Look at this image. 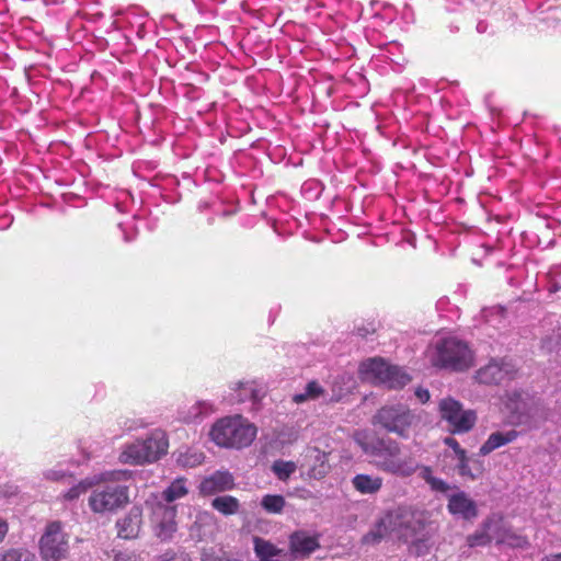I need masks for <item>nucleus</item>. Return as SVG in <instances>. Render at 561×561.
Instances as JSON below:
<instances>
[{"instance_id": "obj_1", "label": "nucleus", "mask_w": 561, "mask_h": 561, "mask_svg": "<svg viewBox=\"0 0 561 561\" xmlns=\"http://www.w3.org/2000/svg\"><path fill=\"white\" fill-rule=\"evenodd\" d=\"M430 526L431 522L424 512L411 506L399 505L386 511L369 531L363 536L362 542L364 545H377L394 534L398 539L404 542L424 543L432 536Z\"/></svg>"}, {"instance_id": "obj_2", "label": "nucleus", "mask_w": 561, "mask_h": 561, "mask_svg": "<svg viewBox=\"0 0 561 561\" xmlns=\"http://www.w3.org/2000/svg\"><path fill=\"white\" fill-rule=\"evenodd\" d=\"M365 454L373 458L375 467L383 472L397 477L413 476L419 463L412 456H402L401 444L390 437H378L375 440L362 444Z\"/></svg>"}, {"instance_id": "obj_3", "label": "nucleus", "mask_w": 561, "mask_h": 561, "mask_svg": "<svg viewBox=\"0 0 561 561\" xmlns=\"http://www.w3.org/2000/svg\"><path fill=\"white\" fill-rule=\"evenodd\" d=\"M257 428L240 414L219 419L210 430L213 442L226 448L241 449L250 446L256 437Z\"/></svg>"}, {"instance_id": "obj_4", "label": "nucleus", "mask_w": 561, "mask_h": 561, "mask_svg": "<svg viewBox=\"0 0 561 561\" xmlns=\"http://www.w3.org/2000/svg\"><path fill=\"white\" fill-rule=\"evenodd\" d=\"M419 422V416L409 405L396 402L379 408L371 419V424L400 438H409L411 430Z\"/></svg>"}, {"instance_id": "obj_5", "label": "nucleus", "mask_w": 561, "mask_h": 561, "mask_svg": "<svg viewBox=\"0 0 561 561\" xmlns=\"http://www.w3.org/2000/svg\"><path fill=\"white\" fill-rule=\"evenodd\" d=\"M168 448L169 440L165 432L154 430L146 439L127 445L119 459L122 462L129 465L154 462L168 453Z\"/></svg>"}, {"instance_id": "obj_6", "label": "nucleus", "mask_w": 561, "mask_h": 561, "mask_svg": "<svg viewBox=\"0 0 561 561\" xmlns=\"http://www.w3.org/2000/svg\"><path fill=\"white\" fill-rule=\"evenodd\" d=\"M431 362L438 368L465 371L473 365V354L462 341L448 337L436 343Z\"/></svg>"}, {"instance_id": "obj_7", "label": "nucleus", "mask_w": 561, "mask_h": 561, "mask_svg": "<svg viewBox=\"0 0 561 561\" xmlns=\"http://www.w3.org/2000/svg\"><path fill=\"white\" fill-rule=\"evenodd\" d=\"M363 379L389 389H401L411 381L410 376L397 366L389 365L380 357L369 358L359 366Z\"/></svg>"}, {"instance_id": "obj_8", "label": "nucleus", "mask_w": 561, "mask_h": 561, "mask_svg": "<svg viewBox=\"0 0 561 561\" xmlns=\"http://www.w3.org/2000/svg\"><path fill=\"white\" fill-rule=\"evenodd\" d=\"M128 503V486L114 481L98 485L88 500L89 507L95 514L115 513Z\"/></svg>"}, {"instance_id": "obj_9", "label": "nucleus", "mask_w": 561, "mask_h": 561, "mask_svg": "<svg viewBox=\"0 0 561 561\" xmlns=\"http://www.w3.org/2000/svg\"><path fill=\"white\" fill-rule=\"evenodd\" d=\"M43 561H64L69 556V535L64 531L61 522L54 520L46 525L38 542Z\"/></svg>"}, {"instance_id": "obj_10", "label": "nucleus", "mask_w": 561, "mask_h": 561, "mask_svg": "<svg viewBox=\"0 0 561 561\" xmlns=\"http://www.w3.org/2000/svg\"><path fill=\"white\" fill-rule=\"evenodd\" d=\"M439 416L445 421L453 434L470 432L477 423V413L473 410H465L461 402L453 397L444 398L438 403Z\"/></svg>"}, {"instance_id": "obj_11", "label": "nucleus", "mask_w": 561, "mask_h": 561, "mask_svg": "<svg viewBox=\"0 0 561 561\" xmlns=\"http://www.w3.org/2000/svg\"><path fill=\"white\" fill-rule=\"evenodd\" d=\"M176 506L158 503L152 508L151 523L160 541H170L178 530Z\"/></svg>"}, {"instance_id": "obj_12", "label": "nucleus", "mask_w": 561, "mask_h": 561, "mask_svg": "<svg viewBox=\"0 0 561 561\" xmlns=\"http://www.w3.org/2000/svg\"><path fill=\"white\" fill-rule=\"evenodd\" d=\"M491 519L493 541L496 545L507 546L512 549H527L530 546L528 537L507 525L502 515L493 514Z\"/></svg>"}, {"instance_id": "obj_13", "label": "nucleus", "mask_w": 561, "mask_h": 561, "mask_svg": "<svg viewBox=\"0 0 561 561\" xmlns=\"http://www.w3.org/2000/svg\"><path fill=\"white\" fill-rule=\"evenodd\" d=\"M517 370L515 365L510 360L491 359L485 366L476 371V379L484 385H500L504 381L512 380Z\"/></svg>"}, {"instance_id": "obj_14", "label": "nucleus", "mask_w": 561, "mask_h": 561, "mask_svg": "<svg viewBox=\"0 0 561 561\" xmlns=\"http://www.w3.org/2000/svg\"><path fill=\"white\" fill-rule=\"evenodd\" d=\"M301 469L312 479H323L330 471L329 454L317 447L308 448L304 455Z\"/></svg>"}, {"instance_id": "obj_15", "label": "nucleus", "mask_w": 561, "mask_h": 561, "mask_svg": "<svg viewBox=\"0 0 561 561\" xmlns=\"http://www.w3.org/2000/svg\"><path fill=\"white\" fill-rule=\"evenodd\" d=\"M447 511L450 515L467 522L473 520L479 515L476 501L465 491H458L448 496Z\"/></svg>"}, {"instance_id": "obj_16", "label": "nucleus", "mask_w": 561, "mask_h": 561, "mask_svg": "<svg viewBox=\"0 0 561 561\" xmlns=\"http://www.w3.org/2000/svg\"><path fill=\"white\" fill-rule=\"evenodd\" d=\"M289 551L294 557H309L320 548L319 536L306 530H296L288 538Z\"/></svg>"}, {"instance_id": "obj_17", "label": "nucleus", "mask_w": 561, "mask_h": 561, "mask_svg": "<svg viewBox=\"0 0 561 561\" xmlns=\"http://www.w3.org/2000/svg\"><path fill=\"white\" fill-rule=\"evenodd\" d=\"M142 524V511L133 506L129 512L116 522L117 536L122 539L137 538Z\"/></svg>"}, {"instance_id": "obj_18", "label": "nucleus", "mask_w": 561, "mask_h": 561, "mask_svg": "<svg viewBox=\"0 0 561 561\" xmlns=\"http://www.w3.org/2000/svg\"><path fill=\"white\" fill-rule=\"evenodd\" d=\"M234 479L228 471H216L211 476L205 478L199 485L201 493L204 495H213L233 489Z\"/></svg>"}, {"instance_id": "obj_19", "label": "nucleus", "mask_w": 561, "mask_h": 561, "mask_svg": "<svg viewBox=\"0 0 561 561\" xmlns=\"http://www.w3.org/2000/svg\"><path fill=\"white\" fill-rule=\"evenodd\" d=\"M519 436L516 430L506 432H494L489 435L488 439L479 448L480 456H486L495 449L515 442Z\"/></svg>"}, {"instance_id": "obj_20", "label": "nucleus", "mask_w": 561, "mask_h": 561, "mask_svg": "<svg viewBox=\"0 0 561 561\" xmlns=\"http://www.w3.org/2000/svg\"><path fill=\"white\" fill-rule=\"evenodd\" d=\"M351 482L354 490L360 494L368 495L377 494L383 485V479L381 477L367 473L354 476Z\"/></svg>"}, {"instance_id": "obj_21", "label": "nucleus", "mask_w": 561, "mask_h": 561, "mask_svg": "<svg viewBox=\"0 0 561 561\" xmlns=\"http://www.w3.org/2000/svg\"><path fill=\"white\" fill-rule=\"evenodd\" d=\"M234 394L230 399L231 403H243L245 401H252L254 404L260 402L263 393L257 388L254 381L239 382L233 389Z\"/></svg>"}, {"instance_id": "obj_22", "label": "nucleus", "mask_w": 561, "mask_h": 561, "mask_svg": "<svg viewBox=\"0 0 561 561\" xmlns=\"http://www.w3.org/2000/svg\"><path fill=\"white\" fill-rule=\"evenodd\" d=\"M457 465L456 469L460 477L469 479V480H476L483 473V466L482 462L478 459L471 458L467 455V451L465 455L456 458Z\"/></svg>"}, {"instance_id": "obj_23", "label": "nucleus", "mask_w": 561, "mask_h": 561, "mask_svg": "<svg viewBox=\"0 0 561 561\" xmlns=\"http://www.w3.org/2000/svg\"><path fill=\"white\" fill-rule=\"evenodd\" d=\"M492 519L488 516L480 527L471 535L467 536L466 542L470 548L484 547L493 541Z\"/></svg>"}, {"instance_id": "obj_24", "label": "nucleus", "mask_w": 561, "mask_h": 561, "mask_svg": "<svg viewBox=\"0 0 561 561\" xmlns=\"http://www.w3.org/2000/svg\"><path fill=\"white\" fill-rule=\"evenodd\" d=\"M211 507L225 516H230L239 512L240 502L232 495H221L211 501Z\"/></svg>"}, {"instance_id": "obj_25", "label": "nucleus", "mask_w": 561, "mask_h": 561, "mask_svg": "<svg viewBox=\"0 0 561 561\" xmlns=\"http://www.w3.org/2000/svg\"><path fill=\"white\" fill-rule=\"evenodd\" d=\"M186 478H178L162 492L161 496L167 503H172L184 497L188 493Z\"/></svg>"}, {"instance_id": "obj_26", "label": "nucleus", "mask_w": 561, "mask_h": 561, "mask_svg": "<svg viewBox=\"0 0 561 561\" xmlns=\"http://www.w3.org/2000/svg\"><path fill=\"white\" fill-rule=\"evenodd\" d=\"M0 561H36V556L26 548L0 550Z\"/></svg>"}, {"instance_id": "obj_27", "label": "nucleus", "mask_w": 561, "mask_h": 561, "mask_svg": "<svg viewBox=\"0 0 561 561\" xmlns=\"http://www.w3.org/2000/svg\"><path fill=\"white\" fill-rule=\"evenodd\" d=\"M324 393V389L318 383V381H309L305 388V392L297 393L293 397V402L300 404L308 400H316Z\"/></svg>"}, {"instance_id": "obj_28", "label": "nucleus", "mask_w": 561, "mask_h": 561, "mask_svg": "<svg viewBox=\"0 0 561 561\" xmlns=\"http://www.w3.org/2000/svg\"><path fill=\"white\" fill-rule=\"evenodd\" d=\"M261 505L268 513L279 514L285 507V499L278 494H267L263 496Z\"/></svg>"}, {"instance_id": "obj_29", "label": "nucleus", "mask_w": 561, "mask_h": 561, "mask_svg": "<svg viewBox=\"0 0 561 561\" xmlns=\"http://www.w3.org/2000/svg\"><path fill=\"white\" fill-rule=\"evenodd\" d=\"M296 469L297 466L294 461L276 460L272 466L273 472L282 481H286L287 479H289V477L296 471Z\"/></svg>"}, {"instance_id": "obj_30", "label": "nucleus", "mask_w": 561, "mask_h": 561, "mask_svg": "<svg viewBox=\"0 0 561 561\" xmlns=\"http://www.w3.org/2000/svg\"><path fill=\"white\" fill-rule=\"evenodd\" d=\"M153 561H192V558L184 549L169 548L164 552L156 556Z\"/></svg>"}, {"instance_id": "obj_31", "label": "nucleus", "mask_w": 561, "mask_h": 561, "mask_svg": "<svg viewBox=\"0 0 561 561\" xmlns=\"http://www.w3.org/2000/svg\"><path fill=\"white\" fill-rule=\"evenodd\" d=\"M92 486V483L83 480L79 482L77 485L70 488L65 494L64 499L67 501H73L78 499L81 494L85 493Z\"/></svg>"}, {"instance_id": "obj_32", "label": "nucleus", "mask_w": 561, "mask_h": 561, "mask_svg": "<svg viewBox=\"0 0 561 561\" xmlns=\"http://www.w3.org/2000/svg\"><path fill=\"white\" fill-rule=\"evenodd\" d=\"M202 561H241V560L226 551H220L219 553L210 551V552L203 553Z\"/></svg>"}, {"instance_id": "obj_33", "label": "nucleus", "mask_w": 561, "mask_h": 561, "mask_svg": "<svg viewBox=\"0 0 561 561\" xmlns=\"http://www.w3.org/2000/svg\"><path fill=\"white\" fill-rule=\"evenodd\" d=\"M203 455L202 454H193V455H181L179 461L185 466V467H194L197 465H201L203 462Z\"/></svg>"}, {"instance_id": "obj_34", "label": "nucleus", "mask_w": 561, "mask_h": 561, "mask_svg": "<svg viewBox=\"0 0 561 561\" xmlns=\"http://www.w3.org/2000/svg\"><path fill=\"white\" fill-rule=\"evenodd\" d=\"M428 485L431 486V489L433 491L439 492V493H446L450 489V485L445 480L436 478V477H434L428 482Z\"/></svg>"}, {"instance_id": "obj_35", "label": "nucleus", "mask_w": 561, "mask_h": 561, "mask_svg": "<svg viewBox=\"0 0 561 561\" xmlns=\"http://www.w3.org/2000/svg\"><path fill=\"white\" fill-rule=\"evenodd\" d=\"M444 444L454 450L456 458L465 455L466 453V450L454 437H446L444 439Z\"/></svg>"}, {"instance_id": "obj_36", "label": "nucleus", "mask_w": 561, "mask_h": 561, "mask_svg": "<svg viewBox=\"0 0 561 561\" xmlns=\"http://www.w3.org/2000/svg\"><path fill=\"white\" fill-rule=\"evenodd\" d=\"M420 477L428 484V482L434 478L433 470L428 466H419Z\"/></svg>"}, {"instance_id": "obj_37", "label": "nucleus", "mask_w": 561, "mask_h": 561, "mask_svg": "<svg viewBox=\"0 0 561 561\" xmlns=\"http://www.w3.org/2000/svg\"><path fill=\"white\" fill-rule=\"evenodd\" d=\"M356 332L362 337H367L369 334H374L376 332V329L369 324L368 327H357Z\"/></svg>"}, {"instance_id": "obj_38", "label": "nucleus", "mask_w": 561, "mask_h": 561, "mask_svg": "<svg viewBox=\"0 0 561 561\" xmlns=\"http://www.w3.org/2000/svg\"><path fill=\"white\" fill-rule=\"evenodd\" d=\"M415 396L422 403H426L431 398L428 390L424 388H417Z\"/></svg>"}, {"instance_id": "obj_39", "label": "nucleus", "mask_w": 561, "mask_h": 561, "mask_svg": "<svg viewBox=\"0 0 561 561\" xmlns=\"http://www.w3.org/2000/svg\"><path fill=\"white\" fill-rule=\"evenodd\" d=\"M9 530L8 523L3 519H0V543L4 540Z\"/></svg>"}, {"instance_id": "obj_40", "label": "nucleus", "mask_w": 561, "mask_h": 561, "mask_svg": "<svg viewBox=\"0 0 561 561\" xmlns=\"http://www.w3.org/2000/svg\"><path fill=\"white\" fill-rule=\"evenodd\" d=\"M66 474L62 473V472H59V471H55V470H49L47 473H46V478L47 479H50V480H60L65 477Z\"/></svg>"}, {"instance_id": "obj_41", "label": "nucleus", "mask_w": 561, "mask_h": 561, "mask_svg": "<svg viewBox=\"0 0 561 561\" xmlns=\"http://www.w3.org/2000/svg\"><path fill=\"white\" fill-rule=\"evenodd\" d=\"M115 561H136V559L133 556L121 552L115 556Z\"/></svg>"}, {"instance_id": "obj_42", "label": "nucleus", "mask_w": 561, "mask_h": 561, "mask_svg": "<svg viewBox=\"0 0 561 561\" xmlns=\"http://www.w3.org/2000/svg\"><path fill=\"white\" fill-rule=\"evenodd\" d=\"M541 561H561V553L546 556Z\"/></svg>"}, {"instance_id": "obj_43", "label": "nucleus", "mask_w": 561, "mask_h": 561, "mask_svg": "<svg viewBox=\"0 0 561 561\" xmlns=\"http://www.w3.org/2000/svg\"><path fill=\"white\" fill-rule=\"evenodd\" d=\"M112 476H115V480H118L121 476H124L123 472L113 473Z\"/></svg>"}, {"instance_id": "obj_44", "label": "nucleus", "mask_w": 561, "mask_h": 561, "mask_svg": "<svg viewBox=\"0 0 561 561\" xmlns=\"http://www.w3.org/2000/svg\"><path fill=\"white\" fill-rule=\"evenodd\" d=\"M261 561V560H260Z\"/></svg>"}]
</instances>
